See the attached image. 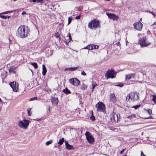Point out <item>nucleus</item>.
Masks as SVG:
<instances>
[{"label":"nucleus","instance_id":"obj_1","mask_svg":"<svg viewBox=\"0 0 156 156\" xmlns=\"http://www.w3.org/2000/svg\"><path fill=\"white\" fill-rule=\"evenodd\" d=\"M29 31L27 27L25 25L21 26L17 30L16 35L18 37L24 38L27 37Z\"/></svg>","mask_w":156,"mask_h":156},{"label":"nucleus","instance_id":"obj_2","mask_svg":"<svg viewBox=\"0 0 156 156\" xmlns=\"http://www.w3.org/2000/svg\"><path fill=\"white\" fill-rule=\"evenodd\" d=\"M139 99V94L137 91L131 92L126 97V101L128 102H133Z\"/></svg>","mask_w":156,"mask_h":156},{"label":"nucleus","instance_id":"obj_3","mask_svg":"<svg viewBox=\"0 0 156 156\" xmlns=\"http://www.w3.org/2000/svg\"><path fill=\"white\" fill-rule=\"evenodd\" d=\"M100 22L98 20L96 19L92 20L89 23L88 26L89 28L92 29L94 28L96 29L97 28H100Z\"/></svg>","mask_w":156,"mask_h":156},{"label":"nucleus","instance_id":"obj_4","mask_svg":"<svg viewBox=\"0 0 156 156\" xmlns=\"http://www.w3.org/2000/svg\"><path fill=\"white\" fill-rule=\"evenodd\" d=\"M29 121L27 119H24L19 122L18 126L20 128L26 129L29 125Z\"/></svg>","mask_w":156,"mask_h":156},{"label":"nucleus","instance_id":"obj_5","mask_svg":"<svg viewBox=\"0 0 156 156\" xmlns=\"http://www.w3.org/2000/svg\"><path fill=\"white\" fill-rule=\"evenodd\" d=\"M85 135L87 140L89 143L93 144L94 142V138L91 133L88 131H87L86 132Z\"/></svg>","mask_w":156,"mask_h":156},{"label":"nucleus","instance_id":"obj_6","mask_svg":"<svg viewBox=\"0 0 156 156\" xmlns=\"http://www.w3.org/2000/svg\"><path fill=\"white\" fill-rule=\"evenodd\" d=\"M96 106L98 111L104 112L105 111V106L102 102H98L96 105Z\"/></svg>","mask_w":156,"mask_h":156},{"label":"nucleus","instance_id":"obj_7","mask_svg":"<svg viewBox=\"0 0 156 156\" xmlns=\"http://www.w3.org/2000/svg\"><path fill=\"white\" fill-rule=\"evenodd\" d=\"M145 37H142L140 39L139 43L142 47H147L150 45L151 43L150 42L147 43L146 41Z\"/></svg>","mask_w":156,"mask_h":156},{"label":"nucleus","instance_id":"obj_8","mask_svg":"<svg viewBox=\"0 0 156 156\" xmlns=\"http://www.w3.org/2000/svg\"><path fill=\"white\" fill-rule=\"evenodd\" d=\"M115 73L114 70L112 69L111 70H108L105 74V77H107V78H113L115 77L114 76Z\"/></svg>","mask_w":156,"mask_h":156},{"label":"nucleus","instance_id":"obj_9","mask_svg":"<svg viewBox=\"0 0 156 156\" xmlns=\"http://www.w3.org/2000/svg\"><path fill=\"white\" fill-rule=\"evenodd\" d=\"M120 119V116L119 114L113 113L112 115V117L111 118L112 120L114 121V122H117L119 121Z\"/></svg>","mask_w":156,"mask_h":156},{"label":"nucleus","instance_id":"obj_10","mask_svg":"<svg viewBox=\"0 0 156 156\" xmlns=\"http://www.w3.org/2000/svg\"><path fill=\"white\" fill-rule=\"evenodd\" d=\"M134 28L137 30L140 31L142 30L143 24L140 21L135 23L133 24Z\"/></svg>","mask_w":156,"mask_h":156},{"label":"nucleus","instance_id":"obj_11","mask_svg":"<svg viewBox=\"0 0 156 156\" xmlns=\"http://www.w3.org/2000/svg\"><path fill=\"white\" fill-rule=\"evenodd\" d=\"M10 86L12 88L13 91L16 92L17 90V88L18 87V84L16 85V82H11L9 83Z\"/></svg>","mask_w":156,"mask_h":156},{"label":"nucleus","instance_id":"obj_12","mask_svg":"<svg viewBox=\"0 0 156 156\" xmlns=\"http://www.w3.org/2000/svg\"><path fill=\"white\" fill-rule=\"evenodd\" d=\"M106 14L109 18L112 19L114 21L117 20L118 19V16H116L114 14L106 12Z\"/></svg>","mask_w":156,"mask_h":156},{"label":"nucleus","instance_id":"obj_13","mask_svg":"<svg viewBox=\"0 0 156 156\" xmlns=\"http://www.w3.org/2000/svg\"><path fill=\"white\" fill-rule=\"evenodd\" d=\"M110 102L114 103L116 101V98L115 97V94L114 93L111 94L110 95Z\"/></svg>","mask_w":156,"mask_h":156},{"label":"nucleus","instance_id":"obj_14","mask_svg":"<svg viewBox=\"0 0 156 156\" xmlns=\"http://www.w3.org/2000/svg\"><path fill=\"white\" fill-rule=\"evenodd\" d=\"M66 147V149L68 150H72L74 149V147L72 145L69 144L67 141H65Z\"/></svg>","mask_w":156,"mask_h":156},{"label":"nucleus","instance_id":"obj_15","mask_svg":"<svg viewBox=\"0 0 156 156\" xmlns=\"http://www.w3.org/2000/svg\"><path fill=\"white\" fill-rule=\"evenodd\" d=\"M51 101L53 104H54L55 105H57L58 102V100L57 98L54 97L52 98Z\"/></svg>","mask_w":156,"mask_h":156},{"label":"nucleus","instance_id":"obj_16","mask_svg":"<svg viewBox=\"0 0 156 156\" xmlns=\"http://www.w3.org/2000/svg\"><path fill=\"white\" fill-rule=\"evenodd\" d=\"M78 67H76L66 68L65 69V71H67V70H69L71 71H75L76 70Z\"/></svg>","mask_w":156,"mask_h":156},{"label":"nucleus","instance_id":"obj_17","mask_svg":"<svg viewBox=\"0 0 156 156\" xmlns=\"http://www.w3.org/2000/svg\"><path fill=\"white\" fill-rule=\"evenodd\" d=\"M47 70L46 69V68L45 66L44 65H42V74L44 76L45 75L46 73L47 72Z\"/></svg>","mask_w":156,"mask_h":156},{"label":"nucleus","instance_id":"obj_18","mask_svg":"<svg viewBox=\"0 0 156 156\" xmlns=\"http://www.w3.org/2000/svg\"><path fill=\"white\" fill-rule=\"evenodd\" d=\"M80 83V81L77 78H75V82L74 84V85L77 86L79 85Z\"/></svg>","mask_w":156,"mask_h":156},{"label":"nucleus","instance_id":"obj_19","mask_svg":"<svg viewBox=\"0 0 156 156\" xmlns=\"http://www.w3.org/2000/svg\"><path fill=\"white\" fill-rule=\"evenodd\" d=\"M62 91L66 94H71L70 91L67 88L64 89Z\"/></svg>","mask_w":156,"mask_h":156},{"label":"nucleus","instance_id":"obj_20","mask_svg":"<svg viewBox=\"0 0 156 156\" xmlns=\"http://www.w3.org/2000/svg\"><path fill=\"white\" fill-rule=\"evenodd\" d=\"M133 76V74H128L126 75V80H129L132 78V76Z\"/></svg>","mask_w":156,"mask_h":156},{"label":"nucleus","instance_id":"obj_21","mask_svg":"<svg viewBox=\"0 0 156 156\" xmlns=\"http://www.w3.org/2000/svg\"><path fill=\"white\" fill-rule=\"evenodd\" d=\"M64 138L63 137L62 138L59 140L58 144L60 145H62L64 141Z\"/></svg>","mask_w":156,"mask_h":156},{"label":"nucleus","instance_id":"obj_22","mask_svg":"<svg viewBox=\"0 0 156 156\" xmlns=\"http://www.w3.org/2000/svg\"><path fill=\"white\" fill-rule=\"evenodd\" d=\"M84 48V49H89V50L93 49V44L87 45L86 47H85Z\"/></svg>","mask_w":156,"mask_h":156},{"label":"nucleus","instance_id":"obj_23","mask_svg":"<svg viewBox=\"0 0 156 156\" xmlns=\"http://www.w3.org/2000/svg\"><path fill=\"white\" fill-rule=\"evenodd\" d=\"M15 67H13L12 68H10L9 69V72L10 73L13 72L14 73H15Z\"/></svg>","mask_w":156,"mask_h":156},{"label":"nucleus","instance_id":"obj_24","mask_svg":"<svg viewBox=\"0 0 156 156\" xmlns=\"http://www.w3.org/2000/svg\"><path fill=\"white\" fill-rule=\"evenodd\" d=\"M68 36H69V38L68 39L67 41H66V44H68V43H69L70 42V41H71V40H72L71 35L70 33H69Z\"/></svg>","mask_w":156,"mask_h":156},{"label":"nucleus","instance_id":"obj_25","mask_svg":"<svg viewBox=\"0 0 156 156\" xmlns=\"http://www.w3.org/2000/svg\"><path fill=\"white\" fill-rule=\"evenodd\" d=\"M30 63L35 69H37V64L36 63L31 62Z\"/></svg>","mask_w":156,"mask_h":156},{"label":"nucleus","instance_id":"obj_26","mask_svg":"<svg viewBox=\"0 0 156 156\" xmlns=\"http://www.w3.org/2000/svg\"><path fill=\"white\" fill-rule=\"evenodd\" d=\"M75 78H73L69 80V82L70 83L74 85L75 82Z\"/></svg>","mask_w":156,"mask_h":156},{"label":"nucleus","instance_id":"obj_27","mask_svg":"<svg viewBox=\"0 0 156 156\" xmlns=\"http://www.w3.org/2000/svg\"><path fill=\"white\" fill-rule=\"evenodd\" d=\"M87 86L84 84V83H83L81 86V88L83 90H85V89H86L87 88Z\"/></svg>","mask_w":156,"mask_h":156},{"label":"nucleus","instance_id":"obj_28","mask_svg":"<svg viewBox=\"0 0 156 156\" xmlns=\"http://www.w3.org/2000/svg\"><path fill=\"white\" fill-rule=\"evenodd\" d=\"M14 12L13 11H7L1 13L0 14H7L8 13L13 12Z\"/></svg>","mask_w":156,"mask_h":156},{"label":"nucleus","instance_id":"obj_29","mask_svg":"<svg viewBox=\"0 0 156 156\" xmlns=\"http://www.w3.org/2000/svg\"><path fill=\"white\" fill-rule=\"evenodd\" d=\"M55 36L57 38H58L59 40H60V37H59V34L58 32H56L55 34Z\"/></svg>","mask_w":156,"mask_h":156},{"label":"nucleus","instance_id":"obj_30","mask_svg":"<svg viewBox=\"0 0 156 156\" xmlns=\"http://www.w3.org/2000/svg\"><path fill=\"white\" fill-rule=\"evenodd\" d=\"M31 110V108H28L27 109V114L28 116H30L31 115V113L30 112Z\"/></svg>","mask_w":156,"mask_h":156},{"label":"nucleus","instance_id":"obj_31","mask_svg":"<svg viewBox=\"0 0 156 156\" xmlns=\"http://www.w3.org/2000/svg\"><path fill=\"white\" fill-rule=\"evenodd\" d=\"M152 101L155 103H156V95H153Z\"/></svg>","mask_w":156,"mask_h":156},{"label":"nucleus","instance_id":"obj_32","mask_svg":"<svg viewBox=\"0 0 156 156\" xmlns=\"http://www.w3.org/2000/svg\"><path fill=\"white\" fill-rule=\"evenodd\" d=\"M141 106L140 105H139L135 106H133L132 107V108H134L135 109H137L139 108Z\"/></svg>","mask_w":156,"mask_h":156},{"label":"nucleus","instance_id":"obj_33","mask_svg":"<svg viewBox=\"0 0 156 156\" xmlns=\"http://www.w3.org/2000/svg\"><path fill=\"white\" fill-rule=\"evenodd\" d=\"M123 83H119L115 85V86L120 87H122L123 86Z\"/></svg>","mask_w":156,"mask_h":156},{"label":"nucleus","instance_id":"obj_34","mask_svg":"<svg viewBox=\"0 0 156 156\" xmlns=\"http://www.w3.org/2000/svg\"><path fill=\"white\" fill-rule=\"evenodd\" d=\"M72 20V17L70 16V17H69L68 19V25H69L70 24V23L71 22Z\"/></svg>","mask_w":156,"mask_h":156},{"label":"nucleus","instance_id":"obj_35","mask_svg":"<svg viewBox=\"0 0 156 156\" xmlns=\"http://www.w3.org/2000/svg\"><path fill=\"white\" fill-rule=\"evenodd\" d=\"M52 142V140H50L46 142V145H48L49 144H51Z\"/></svg>","mask_w":156,"mask_h":156},{"label":"nucleus","instance_id":"obj_36","mask_svg":"<svg viewBox=\"0 0 156 156\" xmlns=\"http://www.w3.org/2000/svg\"><path fill=\"white\" fill-rule=\"evenodd\" d=\"M37 99H38V98H37V97H34L31 98L29 100V101H34V100H37Z\"/></svg>","mask_w":156,"mask_h":156},{"label":"nucleus","instance_id":"obj_37","mask_svg":"<svg viewBox=\"0 0 156 156\" xmlns=\"http://www.w3.org/2000/svg\"><path fill=\"white\" fill-rule=\"evenodd\" d=\"M146 111L149 115L151 114L152 113V110L150 109H148Z\"/></svg>","mask_w":156,"mask_h":156},{"label":"nucleus","instance_id":"obj_38","mask_svg":"<svg viewBox=\"0 0 156 156\" xmlns=\"http://www.w3.org/2000/svg\"><path fill=\"white\" fill-rule=\"evenodd\" d=\"M145 12L151 13L153 15L154 17H155L156 16V15L154 14V13L153 12H151L150 11L146 10L145 11Z\"/></svg>","mask_w":156,"mask_h":156},{"label":"nucleus","instance_id":"obj_39","mask_svg":"<svg viewBox=\"0 0 156 156\" xmlns=\"http://www.w3.org/2000/svg\"><path fill=\"white\" fill-rule=\"evenodd\" d=\"M1 15L2 14L0 15V17L1 18H2L3 19H7V16H4V15Z\"/></svg>","mask_w":156,"mask_h":156},{"label":"nucleus","instance_id":"obj_40","mask_svg":"<svg viewBox=\"0 0 156 156\" xmlns=\"http://www.w3.org/2000/svg\"><path fill=\"white\" fill-rule=\"evenodd\" d=\"M37 3H40L41 4H43L44 2V0H37Z\"/></svg>","mask_w":156,"mask_h":156},{"label":"nucleus","instance_id":"obj_41","mask_svg":"<svg viewBox=\"0 0 156 156\" xmlns=\"http://www.w3.org/2000/svg\"><path fill=\"white\" fill-rule=\"evenodd\" d=\"M90 118L92 121H94L95 120V117L92 115L90 117Z\"/></svg>","mask_w":156,"mask_h":156},{"label":"nucleus","instance_id":"obj_42","mask_svg":"<svg viewBox=\"0 0 156 156\" xmlns=\"http://www.w3.org/2000/svg\"><path fill=\"white\" fill-rule=\"evenodd\" d=\"M93 49H97L98 48V45H94V44H93Z\"/></svg>","mask_w":156,"mask_h":156},{"label":"nucleus","instance_id":"obj_43","mask_svg":"<svg viewBox=\"0 0 156 156\" xmlns=\"http://www.w3.org/2000/svg\"><path fill=\"white\" fill-rule=\"evenodd\" d=\"M96 83H95V84L93 82V83H92V90H93L95 88V86H96Z\"/></svg>","mask_w":156,"mask_h":156},{"label":"nucleus","instance_id":"obj_44","mask_svg":"<svg viewBox=\"0 0 156 156\" xmlns=\"http://www.w3.org/2000/svg\"><path fill=\"white\" fill-rule=\"evenodd\" d=\"M81 74L84 76H85L86 75V73L84 71H82L81 72Z\"/></svg>","mask_w":156,"mask_h":156},{"label":"nucleus","instance_id":"obj_45","mask_svg":"<svg viewBox=\"0 0 156 156\" xmlns=\"http://www.w3.org/2000/svg\"><path fill=\"white\" fill-rule=\"evenodd\" d=\"M131 118H134L136 117V115L135 114H132L130 115Z\"/></svg>","mask_w":156,"mask_h":156},{"label":"nucleus","instance_id":"obj_46","mask_svg":"<svg viewBox=\"0 0 156 156\" xmlns=\"http://www.w3.org/2000/svg\"><path fill=\"white\" fill-rule=\"evenodd\" d=\"M153 119L152 117L151 116H150L149 117H148L145 118L144 119Z\"/></svg>","mask_w":156,"mask_h":156},{"label":"nucleus","instance_id":"obj_47","mask_svg":"<svg viewBox=\"0 0 156 156\" xmlns=\"http://www.w3.org/2000/svg\"><path fill=\"white\" fill-rule=\"evenodd\" d=\"M80 15H79V16H76L75 18L76 19H80Z\"/></svg>","mask_w":156,"mask_h":156},{"label":"nucleus","instance_id":"obj_48","mask_svg":"<svg viewBox=\"0 0 156 156\" xmlns=\"http://www.w3.org/2000/svg\"><path fill=\"white\" fill-rule=\"evenodd\" d=\"M37 0H30V2H37Z\"/></svg>","mask_w":156,"mask_h":156},{"label":"nucleus","instance_id":"obj_49","mask_svg":"<svg viewBox=\"0 0 156 156\" xmlns=\"http://www.w3.org/2000/svg\"><path fill=\"white\" fill-rule=\"evenodd\" d=\"M125 149H123L122 151H121L120 152V154H122L125 151Z\"/></svg>","mask_w":156,"mask_h":156},{"label":"nucleus","instance_id":"obj_50","mask_svg":"<svg viewBox=\"0 0 156 156\" xmlns=\"http://www.w3.org/2000/svg\"><path fill=\"white\" fill-rule=\"evenodd\" d=\"M82 7H79L78 8V10L80 11H82Z\"/></svg>","mask_w":156,"mask_h":156},{"label":"nucleus","instance_id":"obj_51","mask_svg":"<svg viewBox=\"0 0 156 156\" xmlns=\"http://www.w3.org/2000/svg\"><path fill=\"white\" fill-rule=\"evenodd\" d=\"M141 156H146V155L144 154L143 151H142L141 152Z\"/></svg>","mask_w":156,"mask_h":156},{"label":"nucleus","instance_id":"obj_52","mask_svg":"<svg viewBox=\"0 0 156 156\" xmlns=\"http://www.w3.org/2000/svg\"><path fill=\"white\" fill-rule=\"evenodd\" d=\"M27 14V13L26 12H24V11H23L22 13V14L23 15H24V14Z\"/></svg>","mask_w":156,"mask_h":156},{"label":"nucleus","instance_id":"obj_53","mask_svg":"<svg viewBox=\"0 0 156 156\" xmlns=\"http://www.w3.org/2000/svg\"><path fill=\"white\" fill-rule=\"evenodd\" d=\"M116 45H117V46H119L120 45V43L119 42H117V43H116Z\"/></svg>","mask_w":156,"mask_h":156},{"label":"nucleus","instance_id":"obj_54","mask_svg":"<svg viewBox=\"0 0 156 156\" xmlns=\"http://www.w3.org/2000/svg\"><path fill=\"white\" fill-rule=\"evenodd\" d=\"M10 18V16H7V18H8V19H9Z\"/></svg>","mask_w":156,"mask_h":156},{"label":"nucleus","instance_id":"obj_55","mask_svg":"<svg viewBox=\"0 0 156 156\" xmlns=\"http://www.w3.org/2000/svg\"><path fill=\"white\" fill-rule=\"evenodd\" d=\"M156 24V22H154V23L153 24V25H155Z\"/></svg>","mask_w":156,"mask_h":156},{"label":"nucleus","instance_id":"obj_56","mask_svg":"<svg viewBox=\"0 0 156 156\" xmlns=\"http://www.w3.org/2000/svg\"><path fill=\"white\" fill-rule=\"evenodd\" d=\"M127 118H131L130 115L128 116L127 117Z\"/></svg>","mask_w":156,"mask_h":156},{"label":"nucleus","instance_id":"obj_57","mask_svg":"<svg viewBox=\"0 0 156 156\" xmlns=\"http://www.w3.org/2000/svg\"><path fill=\"white\" fill-rule=\"evenodd\" d=\"M0 102L2 103V100H1V99L0 98Z\"/></svg>","mask_w":156,"mask_h":156},{"label":"nucleus","instance_id":"obj_58","mask_svg":"<svg viewBox=\"0 0 156 156\" xmlns=\"http://www.w3.org/2000/svg\"><path fill=\"white\" fill-rule=\"evenodd\" d=\"M9 40L10 41H11L10 40V39H9Z\"/></svg>","mask_w":156,"mask_h":156},{"label":"nucleus","instance_id":"obj_59","mask_svg":"<svg viewBox=\"0 0 156 156\" xmlns=\"http://www.w3.org/2000/svg\"><path fill=\"white\" fill-rule=\"evenodd\" d=\"M40 120H41V119H39L38 120V121Z\"/></svg>","mask_w":156,"mask_h":156}]
</instances>
